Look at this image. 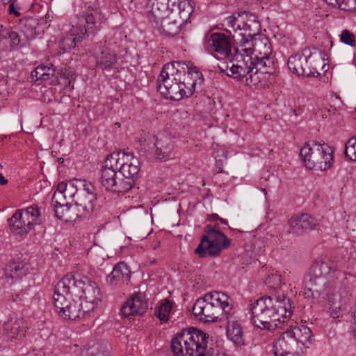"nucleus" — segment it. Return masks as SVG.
I'll return each instance as SVG.
<instances>
[{
    "mask_svg": "<svg viewBox=\"0 0 356 356\" xmlns=\"http://www.w3.org/2000/svg\"><path fill=\"white\" fill-rule=\"evenodd\" d=\"M9 13L10 14H13L17 17L20 16V13L17 10L18 7H15V3H9Z\"/></svg>",
    "mask_w": 356,
    "mask_h": 356,
    "instance_id": "50",
    "label": "nucleus"
},
{
    "mask_svg": "<svg viewBox=\"0 0 356 356\" xmlns=\"http://www.w3.org/2000/svg\"><path fill=\"white\" fill-rule=\"evenodd\" d=\"M119 158H115L109 154L103 162L99 181L101 185L107 191L108 189L121 188L122 185H116L115 179L118 175V161Z\"/></svg>",
    "mask_w": 356,
    "mask_h": 356,
    "instance_id": "19",
    "label": "nucleus"
},
{
    "mask_svg": "<svg viewBox=\"0 0 356 356\" xmlns=\"http://www.w3.org/2000/svg\"><path fill=\"white\" fill-rule=\"evenodd\" d=\"M275 356H305V353L287 342L277 339L273 345Z\"/></svg>",
    "mask_w": 356,
    "mask_h": 356,
    "instance_id": "34",
    "label": "nucleus"
},
{
    "mask_svg": "<svg viewBox=\"0 0 356 356\" xmlns=\"http://www.w3.org/2000/svg\"><path fill=\"white\" fill-rule=\"evenodd\" d=\"M111 155L119 158L117 163L119 175L127 180L129 179V182L134 187L140 169L138 159L134 156L133 153L123 152H113Z\"/></svg>",
    "mask_w": 356,
    "mask_h": 356,
    "instance_id": "17",
    "label": "nucleus"
},
{
    "mask_svg": "<svg viewBox=\"0 0 356 356\" xmlns=\"http://www.w3.org/2000/svg\"><path fill=\"white\" fill-rule=\"evenodd\" d=\"M345 154L352 161H356V136L349 139L345 146Z\"/></svg>",
    "mask_w": 356,
    "mask_h": 356,
    "instance_id": "42",
    "label": "nucleus"
},
{
    "mask_svg": "<svg viewBox=\"0 0 356 356\" xmlns=\"http://www.w3.org/2000/svg\"><path fill=\"white\" fill-rule=\"evenodd\" d=\"M4 4H8L10 3H15V0H2Z\"/></svg>",
    "mask_w": 356,
    "mask_h": 356,
    "instance_id": "55",
    "label": "nucleus"
},
{
    "mask_svg": "<svg viewBox=\"0 0 356 356\" xmlns=\"http://www.w3.org/2000/svg\"><path fill=\"white\" fill-rule=\"evenodd\" d=\"M17 0H15V3L17 1Z\"/></svg>",
    "mask_w": 356,
    "mask_h": 356,
    "instance_id": "59",
    "label": "nucleus"
},
{
    "mask_svg": "<svg viewBox=\"0 0 356 356\" xmlns=\"http://www.w3.org/2000/svg\"><path fill=\"white\" fill-rule=\"evenodd\" d=\"M95 60L97 67L102 70L111 71L116 64L117 55L108 47L104 45L100 47L99 52L95 54Z\"/></svg>",
    "mask_w": 356,
    "mask_h": 356,
    "instance_id": "30",
    "label": "nucleus"
},
{
    "mask_svg": "<svg viewBox=\"0 0 356 356\" xmlns=\"http://www.w3.org/2000/svg\"><path fill=\"white\" fill-rule=\"evenodd\" d=\"M204 83L196 67L186 61H173L165 65L157 79V90L166 99L180 100L191 96Z\"/></svg>",
    "mask_w": 356,
    "mask_h": 356,
    "instance_id": "1",
    "label": "nucleus"
},
{
    "mask_svg": "<svg viewBox=\"0 0 356 356\" xmlns=\"http://www.w3.org/2000/svg\"><path fill=\"white\" fill-rule=\"evenodd\" d=\"M200 356H229L224 352H215L214 350L209 349L207 350L206 348L205 352L200 355Z\"/></svg>",
    "mask_w": 356,
    "mask_h": 356,
    "instance_id": "48",
    "label": "nucleus"
},
{
    "mask_svg": "<svg viewBox=\"0 0 356 356\" xmlns=\"http://www.w3.org/2000/svg\"><path fill=\"white\" fill-rule=\"evenodd\" d=\"M148 309V302L143 293H134L123 305L121 312L124 317L131 315H143Z\"/></svg>",
    "mask_w": 356,
    "mask_h": 356,
    "instance_id": "22",
    "label": "nucleus"
},
{
    "mask_svg": "<svg viewBox=\"0 0 356 356\" xmlns=\"http://www.w3.org/2000/svg\"><path fill=\"white\" fill-rule=\"evenodd\" d=\"M250 45L238 46L234 47V54L229 60V62L225 68L220 67L222 72L227 76L244 82L249 86H257L265 78L266 75L261 69L256 67L251 55L245 54V51L250 49Z\"/></svg>",
    "mask_w": 356,
    "mask_h": 356,
    "instance_id": "4",
    "label": "nucleus"
},
{
    "mask_svg": "<svg viewBox=\"0 0 356 356\" xmlns=\"http://www.w3.org/2000/svg\"><path fill=\"white\" fill-rule=\"evenodd\" d=\"M73 188H74V184H67L65 182H60L58 184L57 189L55 192H60V193L67 194L71 197H72V195L74 193H72Z\"/></svg>",
    "mask_w": 356,
    "mask_h": 356,
    "instance_id": "46",
    "label": "nucleus"
},
{
    "mask_svg": "<svg viewBox=\"0 0 356 356\" xmlns=\"http://www.w3.org/2000/svg\"><path fill=\"white\" fill-rule=\"evenodd\" d=\"M67 194L60 193V192H54L52 197V204L54 209L58 207H63L65 204L68 203L66 200Z\"/></svg>",
    "mask_w": 356,
    "mask_h": 356,
    "instance_id": "44",
    "label": "nucleus"
},
{
    "mask_svg": "<svg viewBox=\"0 0 356 356\" xmlns=\"http://www.w3.org/2000/svg\"><path fill=\"white\" fill-rule=\"evenodd\" d=\"M238 46L250 45L249 50L245 54L251 55L252 60L256 65V67L261 69L266 74H272L273 69V60L270 57L272 54V49L268 40L265 37L252 36V38H243V39H237Z\"/></svg>",
    "mask_w": 356,
    "mask_h": 356,
    "instance_id": "7",
    "label": "nucleus"
},
{
    "mask_svg": "<svg viewBox=\"0 0 356 356\" xmlns=\"http://www.w3.org/2000/svg\"><path fill=\"white\" fill-rule=\"evenodd\" d=\"M131 277V270L124 262L117 264L111 273L107 275L106 282L111 286H121L128 284Z\"/></svg>",
    "mask_w": 356,
    "mask_h": 356,
    "instance_id": "26",
    "label": "nucleus"
},
{
    "mask_svg": "<svg viewBox=\"0 0 356 356\" xmlns=\"http://www.w3.org/2000/svg\"><path fill=\"white\" fill-rule=\"evenodd\" d=\"M72 23L70 34L65 36L60 41V48L63 51L74 48L76 42L81 41L86 36V34L81 33V29L74 26V21Z\"/></svg>",
    "mask_w": 356,
    "mask_h": 356,
    "instance_id": "33",
    "label": "nucleus"
},
{
    "mask_svg": "<svg viewBox=\"0 0 356 356\" xmlns=\"http://www.w3.org/2000/svg\"><path fill=\"white\" fill-rule=\"evenodd\" d=\"M334 150L329 145L323 143H305L300 154L305 166L310 170H326L333 163Z\"/></svg>",
    "mask_w": 356,
    "mask_h": 356,
    "instance_id": "8",
    "label": "nucleus"
},
{
    "mask_svg": "<svg viewBox=\"0 0 356 356\" xmlns=\"http://www.w3.org/2000/svg\"><path fill=\"white\" fill-rule=\"evenodd\" d=\"M341 42L351 47L356 46V38L355 35L348 29H343L339 35Z\"/></svg>",
    "mask_w": 356,
    "mask_h": 356,
    "instance_id": "40",
    "label": "nucleus"
},
{
    "mask_svg": "<svg viewBox=\"0 0 356 356\" xmlns=\"http://www.w3.org/2000/svg\"><path fill=\"white\" fill-rule=\"evenodd\" d=\"M212 227H215V228H217L218 229H219V230H220L219 226H218V225L217 223H216V224H215L214 225H212Z\"/></svg>",
    "mask_w": 356,
    "mask_h": 356,
    "instance_id": "57",
    "label": "nucleus"
},
{
    "mask_svg": "<svg viewBox=\"0 0 356 356\" xmlns=\"http://www.w3.org/2000/svg\"><path fill=\"white\" fill-rule=\"evenodd\" d=\"M227 26V31L232 34V31L236 33L237 31H243L239 33L241 39L243 38H252L257 35L260 30V25L254 15H248L246 13L238 15V17L234 15L229 16L224 20Z\"/></svg>",
    "mask_w": 356,
    "mask_h": 356,
    "instance_id": "13",
    "label": "nucleus"
},
{
    "mask_svg": "<svg viewBox=\"0 0 356 356\" xmlns=\"http://www.w3.org/2000/svg\"><path fill=\"white\" fill-rule=\"evenodd\" d=\"M129 179H127V180L124 177L120 178L117 175V179H115L116 185H120V184L122 185V184H123V186H120L121 188L108 189L107 191L113 192V193H127L130 189H131L133 188V186L130 184V182H129Z\"/></svg>",
    "mask_w": 356,
    "mask_h": 356,
    "instance_id": "41",
    "label": "nucleus"
},
{
    "mask_svg": "<svg viewBox=\"0 0 356 356\" xmlns=\"http://www.w3.org/2000/svg\"><path fill=\"white\" fill-rule=\"evenodd\" d=\"M37 22L32 17L21 19L18 24V28L26 37V40H32L35 35V26Z\"/></svg>",
    "mask_w": 356,
    "mask_h": 356,
    "instance_id": "37",
    "label": "nucleus"
},
{
    "mask_svg": "<svg viewBox=\"0 0 356 356\" xmlns=\"http://www.w3.org/2000/svg\"><path fill=\"white\" fill-rule=\"evenodd\" d=\"M56 69L51 63L41 64L31 72V76L35 81H47L55 76Z\"/></svg>",
    "mask_w": 356,
    "mask_h": 356,
    "instance_id": "36",
    "label": "nucleus"
},
{
    "mask_svg": "<svg viewBox=\"0 0 356 356\" xmlns=\"http://www.w3.org/2000/svg\"><path fill=\"white\" fill-rule=\"evenodd\" d=\"M189 19H184L182 17L176 15H167L163 19H162L158 26H155L161 33L168 36H175L177 35L181 27L187 22Z\"/></svg>",
    "mask_w": 356,
    "mask_h": 356,
    "instance_id": "23",
    "label": "nucleus"
},
{
    "mask_svg": "<svg viewBox=\"0 0 356 356\" xmlns=\"http://www.w3.org/2000/svg\"><path fill=\"white\" fill-rule=\"evenodd\" d=\"M205 45L207 49L218 53L227 59L233 56L231 40L223 33H212L207 39Z\"/></svg>",
    "mask_w": 356,
    "mask_h": 356,
    "instance_id": "20",
    "label": "nucleus"
},
{
    "mask_svg": "<svg viewBox=\"0 0 356 356\" xmlns=\"http://www.w3.org/2000/svg\"><path fill=\"white\" fill-rule=\"evenodd\" d=\"M288 67L298 76L315 77L320 74L316 69L313 54L308 48L291 56L288 59Z\"/></svg>",
    "mask_w": 356,
    "mask_h": 356,
    "instance_id": "14",
    "label": "nucleus"
},
{
    "mask_svg": "<svg viewBox=\"0 0 356 356\" xmlns=\"http://www.w3.org/2000/svg\"><path fill=\"white\" fill-rule=\"evenodd\" d=\"M266 282L271 287L275 289L280 287L282 284L281 275L277 273L269 275Z\"/></svg>",
    "mask_w": 356,
    "mask_h": 356,
    "instance_id": "45",
    "label": "nucleus"
},
{
    "mask_svg": "<svg viewBox=\"0 0 356 356\" xmlns=\"http://www.w3.org/2000/svg\"><path fill=\"white\" fill-rule=\"evenodd\" d=\"M155 156L158 159H169L174 150V141L171 136L160 134L154 144Z\"/></svg>",
    "mask_w": 356,
    "mask_h": 356,
    "instance_id": "29",
    "label": "nucleus"
},
{
    "mask_svg": "<svg viewBox=\"0 0 356 356\" xmlns=\"http://www.w3.org/2000/svg\"><path fill=\"white\" fill-rule=\"evenodd\" d=\"M76 188L79 189L72 195L73 200L78 202L83 209L92 213L97 201L95 186L90 181L79 180L76 181Z\"/></svg>",
    "mask_w": 356,
    "mask_h": 356,
    "instance_id": "18",
    "label": "nucleus"
},
{
    "mask_svg": "<svg viewBox=\"0 0 356 356\" xmlns=\"http://www.w3.org/2000/svg\"><path fill=\"white\" fill-rule=\"evenodd\" d=\"M7 38L9 40L10 48L13 49H17L22 46V38L19 33L11 29L4 27L3 34L1 35V38Z\"/></svg>",
    "mask_w": 356,
    "mask_h": 356,
    "instance_id": "38",
    "label": "nucleus"
},
{
    "mask_svg": "<svg viewBox=\"0 0 356 356\" xmlns=\"http://www.w3.org/2000/svg\"><path fill=\"white\" fill-rule=\"evenodd\" d=\"M209 336L202 330L191 327L178 332L172 339L175 356H200L207 348Z\"/></svg>",
    "mask_w": 356,
    "mask_h": 356,
    "instance_id": "6",
    "label": "nucleus"
},
{
    "mask_svg": "<svg viewBox=\"0 0 356 356\" xmlns=\"http://www.w3.org/2000/svg\"><path fill=\"white\" fill-rule=\"evenodd\" d=\"M74 26L81 29L82 34L95 33L105 24L106 17L102 12L99 5L95 0L87 3L82 14L73 20Z\"/></svg>",
    "mask_w": 356,
    "mask_h": 356,
    "instance_id": "10",
    "label": "nucleus"
},
{
    "mask_svg": "<svg viewBox=\"0 0 356 356\" xmlns=\"http://www.w3.org/2000/svg\"><path fill=\"white\" fill-rule=\"evenodd\" d=\"M55 214L60 220L65 222H73L79 218H89L92 213L83 209L82 207L75 202L73 205H70L69 203H67L63 207H58L57 209H55Z\"/></svg>",
    "mask_w": 356,
    "mask_h": 356,
    "instance_id": "21",
    "label": "nucleus"
},
{
    "mask_svg": "<svg viewBox=\"0 0 356 356\" xmlns=\"http://www.w3.org/2000/svg\"><path fill=\"white\" fill-rule=\"evenodd\" d=\"M212 218L213 219H218V220H219L220 217H219V216L218 214H213L212 215Z\"/></svg>",
    "mask_w": 356,
    "mask_h": 356,
    "instance_id": "56",
    "label": "nucleus"
},
{
    "mask_svg": "<svg viewBox=\"0 0 356 356\" xmlns=\"http://www.w3.org/2000/svg\"><path fill=\"white\" fill-rule=\"evenodd\" d=\"M206 234L202 238L201 243L195 249L200 257H204L207 254L216 256L219 252L230 245V240L219 229L208 225L205 228Z\"/></svg>",
    "mask_w": 356,
    "mask_h": 356,
    "instance_id": "12",
    "label": "nucleus"
},
{
    "mask_svg": "<svg viewBox=\"0 0 356 356\" xmlns=\"http://www.w3.org/2000/svg\"><path fill=\"white\" fill-rule=\"evenodd\" d=\"M74 283V275H67L56 285L53 295V303L58 315L67 307V305H70V302L72 300V296L74 295L73 290L75 289Z\"/></svg>",
    "mask_w": 356,
    "mask_h": 356,
    "instance_id": "16",
    "label": "nucleus"
},
{
    "mask_svg": "<svg viewBox=\"0 0 356 356\" xmlns=\"http://www.w3.org/2000/svg\"><path fill=\"white\" fill-rule=\"evenodd\" d=\"M168 14L190 19L193 6L189 0H167Z\"/></svg>",
    "mask_w": 356,
    "mask_h": 356,
    "instance_id": "28",
    "label": "nucleus"
},
{
    "mask_svg": "<svg viewBox=\"0 0 356 356\" xmlns=\"http://www.w3.org/2000/svg\"><path fill=\"white\" fill-rule=\"evenodd\" d=\"M75 289L73 290L74 296H79L82 302L83 315L86 316H92L94 309L99 302L102 300V293L97 284L87 278L77 280L74 277Z\"/></svg>",
    "mask_w": 356,
    "mask_h": 356,
    "instance_id": "9",
    "label": "nucleus"
},
{
    "mask_svg": "<svg viewBox=\"0 0 356 356\" xmlns=\"http://www.w3.org/2000/svg\"><path fill=\"white\" fill-rule=\"evenodd\" d=\"M222 155H223V156H225V157L226 156H225V151H222Z\"/></svg>",
    "mask_w": 356,
    "mask_h": 356,
    "instance_id": "58",
    "label": "nucleus"
},
{
    "mask_svg": "<svg viewBox=\"0 0 356 356\" xmlns=\"http://www.w3.org/2000/svg\"><path fill=\"white\" fill-rule=\"evenodd\" d=\"M83 310L82 309V302L80 303L76 301L72 300L70 302V305H67L66 309H64L63 312L59 315L61 318L64 319H69L72 321H75L78 318H92L93 319L95 317L92 316H89L86 315L83 316Z\"/></svg>",
    "mask_w": 356,
    "mask_h": 356,
    "instance_id": "35",
    "label": "nucleus"
},
{
    "mask_svg": "<svg viewBox=\"0 0 356 356\" xmlns=\"http://www.w3.org/2000/svg\"><path fill=\"white\" fill-rule=\"evenodd\" d=\"M147 17L154 27L168 15L165 0H146Z\"/></svg>",
    "mask_w": 356,
    "mask_h": 356,
    "instance_id": "25",
    "label": "nucleus"
},
{
    "mask_svg": "<svg viewBox=\"0 0 356 356\" xmlns=\"http://www.w3.org/2000/svg\"><path fill=\"white\" fill-rule=\"evenodd\" d=\"M172 308V302L169 300L165 301L155 309V315L159 318L161 321L166 322L169 318Z\"/></svg>",
    "mask_w": 356,
    "mask_h": 356,
    "instance_id": "39",
    "label": "nucleus"
},
{
    "mask_svg": "<svg viewBox=\"0 0 356 356\" xmlns=\"http://www.w3.org/2000/svg\"><path fill=\"white\" fill-rule=\"evenodd\" d=\"M289 327L286 328L278 339L285 341L288 345H292L306 353L314 340L312 330L305 325L298 326L291 325Z\"/></svg>",
    "mask_w": 356,
    "mask_h": 356,
    "instance_id": "15",
    "label": "nucleus"
},
{
    "mask_svg": "<svg viewBox=\"0 0 356 356\" xmlns=\"http://www.w3.org/2000/svg\"><path fill=\"white\" fill-rule=\"evenodd\" d=\"M219 220L220 221L221 223H222V224H224L225 225H227V224H228V222H227V220L226 219L220 218Z\"/></svg>",
    "mask_w": 356,
    "mask_h": 356,
    "instance_id": "53",
    "label": "nucleus"
},
{
    "mask_svg": "<svg viewBox=\"0 0 356 356\" xmlns=\"http://www.w3.org/2000/svg\"><path fill=\"white\" fill-rule=\"evenodd\" d=\"M26 329L24 318L11 317L3 325V334L8 339H21L25 336Z\"/></svg>",
    "mask_w": 356,
    "mask_h": 356,
    "instance_id": "27",
    "label": "nucleus"
},
{
    "mask_svg": "<svg viewBox=\"0 0 356 356\" xmlns=\"http://www.w3.org/2000/svg\"><path fill=\"white\" fill-rule=\"evenodd\" d=\"M325 2L333 6V7H337L341 10H343V6H344V2L345 0H325Z\"/></svg>",
    "mask_w": 356,
    "mask_h": 356,
    "instance_id": "49",
    "label": "nucleus"
},
{
    "mask_svg": "<svg viewBox=\"0 0 356 356\" xmlns=\"http://www.w3.org/2000/svg\"><path fill=\"white\" fill-rule=\"evenodd\" d=\"M250 309L255 326L268 330L282 327L292 314L291 302L283 293L261 298L252 304Z\"/></svg>",
    "mask_w": 356,
    "mask_h": 356,
    "instance_id": "3",
    "label": "nucleus"
},
{
    "mask_svg": "<svg viewBox=\"0 0 356 356\" xmlns=\"http://www.w3.org/2000/svg\"><path fill=\"white\" fill-rule=\"evenodd\" d=\"M291 232L295 234H300L304 232L314 229L318 223L317 221L307 213L297 214L291 217L289 220Z\"/></svg>",
    "mask_w": 356,
    "mask_h": 356,
    "instance_id": "24",
    "label": "nucleus"
},
{
    "mask_svg": "<svg viewBox=\"0 0 356 356\" xmlns=\"http://www.w3.org/2000/svg\"><path fill=\"white\" fill-rule=\"evenodd\" d=\"M10 231L15 235L23 236L30 232L34 225L42 222L41 213L38 206L18 209L8 219Z\"/></svg>",
    "mask_w": 356,
    "mask_h": 356,
    "instance_id": "11",
    "label": "nucleus"
},
{
    "mask_svg": "<svg viewBox=\"0 0 356 356\" xmlns=\"http://www.w3.org/2000/svg\"><path fill=\"white\" fill-rule=\"evenodd\" d=\"M333 263L329 260H316L303 280L302 295L305 298L327 300L334 313L338 316L340 309L339 296L334 293V284L331 281L334 270Z\"/></svg>",
    "mask_w": 356,
    "mask_h": 356,
    "instance_id": "2",
    "label": "nucleus"
},
{
    "mask_svg": "<svg viewBox=\"0 0 356 356\" xmlns=\"http://www.w3.org/2000/svg\"><path fill=\"white\" fill-rule=\"evenodd\" d=\"M4 32V26L0 24V39L1 38V35L3 34Z\"/></svg>",
    "mask_w": 356,
    "mask_h": 356,
    "instance_id": "54",
    "label": "nucleus"
},
{
    "mask_svg": "<svg viewBox=\"0 0 356 356\" xmlns=\"http://www.w3.org/2000/svg\"><path fill=\"white\" fill-rule=\"evenodd\" d=\"M26 269L23 264L19 262H11L3 268V279L9 285L14 284L26 274Z\"/></svg>",
    "mask_w": 356,
    "mask_h": 356,
    "instance_id": "32",
    "label": "nucleus"
},
{
    "mask_svg": "<svg viewBox=\"0 0 356 356\" xmlns=\"http://www.w3.org/2000/svg\"><path fill=\"white\" fill-rule=\"evenodd\" d=\"M229 298L222 292L213 291L198 298L193 307V314L205 323L221 321L232 311Z\"/></svg>",
    "mask_w": 356,
    "mask_h": 356,
    "instance_id": "5",
    "label": "nucleus"
},
{
    "mask_svg": "<svg viewBox=\"0 0 356 356\" xmlns=\"http://www.w3.org/2000/svg\"><path fill=\"white\" fill-rule=\"evenodd\" d=\"M343 10L356 11V0H345Z\"/></svg>",
    "mask_w": 356,
    "mask_h": 356,
    "instance_id": "47",
    "label": "nucleus"
},
{
    "mask_svg": "<svg viewBox=\"0 0 356 356\" xmlns=\"http://www.w3.org/2000/svg\"><path fill=\"white\" fill-rule=\"evenodd\" d=\"M90 356H109L107 346L99 343H95L93 348L90 349Z\"/></svg>",
    "mask_w": 356,
    "mask_h": 356,
    "instance_id": "43",
    "label": "nucleus"
},
{
    "mask_svg": "<svg viewBox=\"0 0 356 356\" xmlns=\"http://www.w3.org/2000/svg\"><path fill=\"white\" fill-rule=\"evenodd\" d=\"M288 280L287 281L289 282V285L291 286L292 283H295V280L297 278L294 275H291V273L288 275Z\"/></svg>",
    "mask_w": 356,
    "mask_h": 356,
    "instance_id": "51",
    "label": "nucleus"
},
{
    "mask_svg": "<svg viewBox=\"0 0 356 356\" xmlns=\"http://www.w3.org/2000/svg\"><path fill=\"white\" fill-rule=\"evenodd\" d=\"M8 180L1 175L0 174V184L4 185L7 184Z\"/></svg>",
    "mask_w": 356,
    "mask_h": 356,
    "instance_id": "52",
    "label": "nucleus"
},
{
    "mask_svg": "<svg viewBox=\"0 0 356 356\" xmlns=\"http://www.w3.org/2000/svg\"><path fill=\"white\" fill-rule=\"evenodd\" d=\"M224 318L227 321V335L228 339L236 345L241 346L243 343L242 328L234 315L233 311L232 310L229 314H227Z\"/></svg>",
    "mask_w": 356,
    "mask_h": 356,
    "instance_id": "31",
    "label": "nucleus"
}]
</instances>
